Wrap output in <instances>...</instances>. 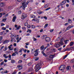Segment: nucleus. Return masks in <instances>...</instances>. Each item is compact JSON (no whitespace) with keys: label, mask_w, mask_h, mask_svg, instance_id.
Masks as SVG:
<instances>
[{"label":"nucleus","mask_w":74,"mask_h":74,"mask_svg":"<svg viewBox=\"0 0 74 74\" xmlns=\"http://www.w3.org/2000/svg\"><path fill=\"white\" fill-rule=\"evenodd\" d=\"M28 1H27V2H26L25 1H24L22 3V5H23L20 7V8H21L22 7H23V10H25V8L27 7V5L29 3V2L28 3Z\"/></svg>","instance_id":"1"},{"label":"nucleus","mask_w":74,"mask_h":74,"mask_svg":"<svg viewBox=\"0 0 74 74\" xmlns=\"http://www.w3.org/2000/svg\"><path fill=\"white\" fill-rule=\"evenodd\" d=\"M42 65V62H40L38 63V64H37L36 66L35 67L36 68L35 71L36 72H37L40 69H41V68L40 66H41Z\"/></svg>","instance_id":"2"},{"label":"nucleus","mask_w":74,"mask_h":74,"mask_svg":"<svg viewBox=\"0 0 74 74\" xmlns=\"http://www.w3.org/2000/svg\"><path fill=\"white\" fill-rule=\"evenodd\" d=\"M65 67H66V66L64 65H62L60 66L59 69L60 70L62 71V70H64L65 69Z\"/></svg>","instance_id":"3"},{"label":"nucleus","mask_w":74,"mask_h":74,"mask_svg":"<svg viewBox=\"0 0 74 74\" xmlns=\"http://www.w3.org/2000/svg\"><path fill=\"white\" fill-rule=\"evenodd\" d=\"M27 14L25 13H23L21 16V19H24L26 17H27Z\"/></svg>","instance_id":"4"},{"label":"nucleus","mask_w":74,"mask_h":74,"mask_svg":"<svg viewBox=\"0 0 74 74\" xmlns=\"http://www.w3.org/2000/svg\"><path fill=\"white\" fill-rule=\"evenodd\" d=\"M45 41L46 42H49L51 41V38L48 37H46L45 38Z\"/></svg>","instance_id":"5"},{"label":"nucleus","mask_w":74,"mask_h":74,"mask_svg":"<svg viewBox=\"0 0 74 74\" xmlns=\"http://www.w3.org/2000/svg\"><path fill=\"white\" fill-rule=\"evenodd\" d=\"M66 3V1H64L60 4V5H61V6H62V5H64V4Z\"/></svg>","instance_id":"6"},{"label":"nucleus","mask_w":74,"mask_h":74,"mask_svg":"<svg viewBox=\"0 0 74 74\" xmlns=\"http://www.w3.org/2000/svg\"><path fill=\"white\" fill-rule=\"evenodd\" d=\"M11 47H12V45H10L8 46V48L9 50V51H13V49H11L12 48Z\"/></svg>","instance_id":"7"},{"label":"nucleus","mask_w":74,"mask_h":74,"mask_svg":"<svg viewBox=\"0 0 74 74\" xmlns=\"http://www.w3.org/2000/svg\"><path fill=\"white\" fill-rule=\"evenodd\" d=\"M16 19V16H15L14 17H13V19H12V21L13 22H15V20Z\"/></svg>","instance_id":"8"},{"label":"nucleus","mask_w":74,"mask_h":74,"mask_svg":"<svg viewBox=\"0 0 74 74\" xmlns=\"http://www.w3.org/2000/svg\"><path fill=\"white\" fill-rule=\"evenodd\" d=\"M4 5V3L3 2L0 3V7H3Z\"/></svg>","instance_id":"9"},{"label":"nucleus","mask_w":74,"mask_h":74,"mask_svg":"<svg viewBox=\"0 0 74 74\" xmlns=\"http://www.w3.org/2000/svg\"><path fill=\"white\" fill-rule=\"evenodd\" d=\"M17 68H18V70H21L22 69V66L19 65L17 66Z\"/></svg>","instance_id":"10"},{"label":"nucleus","mask_w":74,"mask_h":74,"mask_svg":"<svg viewBox=\"0 0 74 74\" xmlns=\"http://www.w3.org/2000/svg\"><path fill=\"white\" fill-rule=\"evenodd\" d=\"M54 47L56 48H59V47H60V45L58 44H56L54 45Z\"/></svg>","instance_id":"11"},{"label":"nucleus","mask_w":74,"mask_h":74,"mask_svg":"<svg viewBox=\"0 0 74 74\" xmlns=\"http://www.w3.org/2000/svg\"><path fill=\"white\" fill-rule=\"evenodd\" d=\"M40 50L41 51H42V50H44V46L42 45L40 47Z\"/></svg>","instance_id":"12"},{"label":"nucleus","mask_w":74,"mask_h":74,"mask_svg":"<svg viewBox=\"0 0 74 74\" xmlns=\"http://www.w3.org/2000/svg\"><path fill=\"white\" fill-rule=\"evenodd\" d=\"M8 41H9V40H5L2 42L3 44H7V43H8Z\"/></svg>","instance_id":"13"},{"label":"nucleus","mask_w":74,"mask_h":74,"mask_svg":"<svg viewBox=\"0 0 74 74\" xmlns=\"http://www.w3.org/2000/svg\"><path fill=\"white\" fill-rule=\"evenodd\" d=\"M28 71H34V70L33 69V68L30 67L28 70Z\"/></svg>","instance_id":"14"},{"label":"nucleus","mask_w":74,"mask_h":74,"mask_svg":"<svg viewBox=\"0 0 74 74\" xmlns=\"http://www.w3.org/2000/svg\"><path fill=\"white\" fill-rule=\"evenodd\" d=\"M37 12L38 13V14H41L42 13L41 11L40 10H38L37 11Z\"/></svg>","instance_id":"15"},{"label":"nucleus","mask_w":74,"mask_h":74,"mask_svg":"<svg viewBox=\"0 0 74 74\" xmlns=\"http://www.w3.org/2000/svg\"><path fill=\"white\" fill-rule=\"evenodd\" d=\"M70 47H71V46H73V45H74V42H71L70 43Z\"/></svg>","instance_id":"16"},{"label":"nucleus","mask_w":74,"mask_h":74,"mask_svg":"<svg viewBox=\"0 0 74 74\" xmlns=\"http://www.w3.org/2000/svg\"><path fill=\"white\" fill-rule=\"evenodd\" d=\"M73 48L72 47H70L69 48H66V49L65 50V51H70V50H71V48Z\"/></svg>","instance_id":"17"},{"label":"nucleus","mask_w":74,"mask_h":74,"mask_svg":"<svg viewBox=\"0 0 74 74\" xmlns=\"http://www.w3.org/2000/svg\"><path fill=\"white\" fill-rule=\"evenodd\" d=\"M58 43L60 44L61 45H64V44L63 43V42L62 41H60V42H59Z\"/></svg>","instance_id":"18"},{"label":"nucleus","mask_w":74,"mask_h":74,"mask_svg":"<svg viewBox=\"0 0 74 74\" xmlns=\"http://www.w3.org/2000/svg\"><path fill=\"white\" fill-rule=\"evenodd\" d=\"M69 41V40H65L64 41V42H65V44H67V42Z\"/></svg>","instance_id":"19"},{"label":"nucleus","mask_w":74,"mask_h":74,"mask_svg":"<svg viewBox=\"0 0 74 74\" xmlns=\"http://www.w3.org/2000/svg\"><path fill=\"white\" fill-rule=\"evenodd\" d=\"M71 25L69 26L67 28H66V30H69L70 29H71Z\"/></svg>","instance_id":"20"},{"label":"nucleus","mask_w":74,"mask_h":74,"mask_svg":"<svg viewBox=\"0 0 74 74\" xmlns=\"http://www.w3.org/2000/svg\"><path fill=\"white\" fill-rule=\"evenodd\" d=\"M44 50H43L42 51V53L43 54V56L45 55V53H44Z\"/></svg>","instance_id":"21"},{"label":"nucleus","mask_w":74,"mask_h":74,"mask_svg":"<svg viewBox=\"0 0 74 74\" xmlns=\"http://www.w3.org/2000/svg\"><path fill=\"white\" fill-rule=\"evenodd\" d=\"M48 6H49L48 3H47V4H46V5H45V6H44V8H47V7H48Z\"/></svg>","instance_id":"22"},{"label":"nucleus","mask_w":74,"mask_h":74,"mask_svg":"<svg viewBox=\"0 0 74 74\" xmlns=\"http://www.w3.org/2000/svg\"><path fill=\"white\" fill-rule=\"evenodd\" d=\"M11 62L12 63H15V61L14 60H12L11 61Z\"/></svg>","instance_id":"23"},{"label":"nucleus","mask_w":74,"mask_h":74,"mask_svg":"<svg viewBox=\"0 0 74 74\" xmlns=\"http://www.w3.org/2000/svg\"><path fill=\"white\" fill-rule=\"evenodd\" d=\"M67 70H69V69H71V67L70 66H68L66 67Z\"/></svg>","instance_id":"24"},{"label":"nucleus","mask_w":74,"mask_h":74,"mask_svg":"<svg viewBox=\"0 0 74 74\" xmlns=\"http://www.w3.org/2000/svg\"><path fill=\"white\" fill-rule=\"evenodd\" d=\"M1 29L2 30H6V28L3 27H2Z\"/></svg>","instance_id":"25"},{"label":"nucleus","mask_w":74,"mask_h":74,"mask_svg":"<svg viewBox=\"0 0 74 74\" xmlns=\"http://www.w3.org/2000/svg\"><path fill=\"white\" fill-rule=\"evenodd\" d=\"M46 60H52V58H46Z\"/></svg>","instance_id":"26"},{"label":"nucleus","mask_w":74,"mask_h":74,"mask_svg":"<svg viewBox=\"0 0 74 74\" xmlns=\"http://www.w3.org/2000/svg\"><path fill=\"white\" fill-rule=\"evenodd\" d=\"M11 36H12L13 37H16V35H15V34H13L11 35Z\"/></svg>","instance_id":"27"},{"label":"nucleus","mask_w":74,"mask_h":74,"mask_svg":"<svg viewBox=\"0 0 74 74\" xmlns=\"http://www.w3.org/2000/svg\"><path fill=\"white\" fill-rule=\"evenodd\" d=\"M6 20H7V18H5V19H3L2 21L3 22H5V21H6Z\"/></svg>","instance_id":"28"},{"label":"nucleus","mask_w":74,"mask_h":74,"mask_svg":"<svg viewBox=\"0 0 74 74\" xmlns=\"http://www.w3.org/2000/svg\"><path fill=\"white\" fill-rule=\"evenodd\" d=\"M16 54L14 53H13L12 54V56H16Z\"/></svg>","instance_id":"29"},{"label":"nucleus","mask_w":74,"mask_h":74,"mask_svg":"<svg viewBox=\"0 0 74 74\" xmlns=\"http://www.w3.org/2000/svg\"><path fill=\"white\" fill-rule=\"evenodd\" d=\"M48 23L46 24L44 26V28H45L46 27H47V26H48Z\"/></svg>","instance_id":"30"},{"label":"nucleus","mask_w":74,"mask_h":74,"mask_svg":"<svg viewBox=\"0 0 74 74\" xmlns=\"http://www.w3.org/2000/svg\"><path fill=\"white\" fill-rule=\"evenodd\" d=\"M31 27L32 28H33V29H34V28L36 27V26H35L34 25H32L31 26Z\"/></svg>","instance_id":"31"},{"label":"nucleus","mask_w":74,"mask_h":74,"mask_svg":"<svg viewBox=\"0 0 74 74\" xmlns=\"http://www.w3.org/2000/svg\"><path fill=\"white\" fill-rule=\"evenodd\" d=\"M20 27H21V26H19L18 27H17L16 28V30H19L20 28Z\"/></svg>","instance_id":"32"},{"label":"nucleus","mask_w":74,"mask_h":74,"mask_svg":"<svg viewBox=\"0 0 74 74\" xmlns=\"http://www.w3.org/2000/svg\"><path fill=\"white\" fill-rule=\"evenodd\" d=\"M30 17L31 18H34L35 17L34 15H32L30 16Z\"/></svg>","instance_id":"33"},{"label":"nucleus","mask_w":74,"mask_h":74,"mask_svg":"<svg viewBox=\"0 0 74 74\" xmlns=\"http://www.w3.org/2000/svg\"><path fill=\"white\" fill-rule=\"evenodd\" d=\"M71 62L73 63H74V58L71 61Z\"/></svg>","instance_id":"34"},{"label":"nucleus","mask_w":74,"mask_h":74,"mask_svg":"<svg viewBox=\"0 0 74 74\" xmlns=\"http://www.w3.org/2000/svg\"><path fill=\"white\" fill-rule=\"evenodd\" d=\"M23 50L24 52H25V53H26V51H27V50L25 49V50H24V49H23Z\"/></svg>","instance_id":"35"},{"label":"nucleus","mask_w":74,"mask_h":74,"mask_svg":"<svg viewBox=\"0 0 74 74\" xmlns=\"http://www.w3.org/2000/svg\"><path fill=\"white\" fill-rule=\"evenodd\" d=\"M38 54V53L36 52L34 54V56H37V55Z\"/></svg>","instance_id":"36"},{"label":"nucleus","mask_w":74,"mask_h":74,"mask_svg":"<svg viewBox=\"0 0 74 74\" xmlns=\"http://www.w3.org/2000/svg\"><path fill=\"white\" fill-rule=\"evenodd\" d=\"M4 61H3L1 63V64H0V66H2L3 64H4Z\"/></svg>","instance_id":"37"},{"label":"nucleus","mask_w":74,"mask_h":74,"mask_svg":"<svg viewBox=\"0 0 74 74\" xmlns=\"http://www.w3.org/2000/svg\"><path fill=\"white\" fill-rule=\"evenodd\" d=\"M64 38H62L61 40L60 41H62L63 42V41H64Z\"/></svg>","instance_id":"38"},{"label":"nucleus","mask_w":74,"mask_h":74,"mask_svg":"<svg viewBox=\"0 0 74 74\" xmlns=\"http://www.w3.org/2000/svg\"><path fill=\"white\" fill-rule=\"evenodd\" d=\"M1 26H4V25H5V24L3 23H1Z\"/></svg>","instance_id":"39"},{"label":"nucleus","mask_w":74,"mask_h":74,"mask_svg":"<svg viewBox=\"0 0 74 74\" xmlns=\"http://www.w3.org/2000/svg\"><path fill=\"white\" fill-rule=\"evenodd\" d=\"M68 56V55H67V54L66 55H65L63 58V59H64L66 58V57H67V56Z\"/></svg>","instance_id":"40"},{"label":"nucleus","mask_w":74,"mask_h":74,"mask_svg":"<svg viewBox=\"0 0 74 74\" xmlns=\"http://www.w3.org/2000/svg\"><path fill=\"white\" fill-rule=\"evenodd\" d=\"M33 39H34V41H37V39L34 38V37H33Z\"/></svg>","instance_id":"41"},{"label":"nucleus","mask_w":74,"mask_h":74,"mask_svg":"<svg viewBox=\"0 0 74 74\" xmlns=\"http://www.w3.org/2000/svg\"><path fill=\"white\" fill-rule=\"evenodd\" d=\"M38 50H39V49H37L36 50V51H34V52H36L37 53V52H38Z\"/></svg>","instance_id":"42"},{"label":"nucleus","mask_w":74,"mask_h":74,"mask_svg":"<svg viewBox=\"0 0 74 74\" xmlns=\"http://www.w3.org/2000/svg\"><path fill=\"white\" fill-rule=\"evenodd\" d=\"M3 40V37L2 36H0V41H1Z\"/></svg>","instance_id":"43"},{"label":"nucleus","mask_w":74,"mask_h":74,"mask_svg":"<svg viewBox=\"0 0 74 74\" xmlns=\"http://www.w3.org/2000/svg\"><path fill=\"white\" fill-rule=\"evenodd\" d=\"M22 61L21 60H20L19 61L18 63H22Z\"/></svg>","instance_id":"44"},{"label":"nucleus","mask_w":74,"mask_h":74,"mask_svg":"<svg viewBox=\"0 0 74 74\" xmlns=\"http://www.w3.org/2000/svg\"><path fill=\"white\" fill-rule=\"evenodd\" d=\"M5 50L4 51H6L7 49H8V48L6 47H5Z\"/></svg>","instance_id":"45"},{"label":"nucleus","mask_w":74,"mask_h":74,"mask_svg":"<svg viewBox=\"0 0 74 74\" xmlns=\"http://www.w3.org/2000/svg\"><path fill=\"white\" fill-rule=\"evenodd\" d=\"M38 59H39L38 58H37L35 59V61H37V60H38Z\"/></svg>","instance_id":"46"},{"label":"nucleus","mask_w":74,"mask_h":74,"mask_svg":"<svg viewBox=\"0 0 74 74\" xmlns=\"http://www.w3.org/2000/svg\"><path fill=\"white\" fill-rule=\"evenodd\" d=\"M28 24V23H27L26 22L25 23V24H24V25L25 26H27V25Z\"/></svg>","instance_id":"47"},{"label":"nucleus","mask_w":74,"mask_h":74,"mask_svg":"<svg viewBox=\"0 0 74 74\" xmlns=\"http://www.w3.org/2000/svg\"><path fill=\"white\" fill-rule=\"evenodd\" d=\"M5 17H7V16H8V14H5Z\"/></svg>","instance_id":"48"},{"label":"nucleus","mask_w":74,"mask_h":74,"mask_svg":"<svg viewBox=\"0 0 74 74\" xmlns=\"http://www.w3.org/2000/svg\"><path fill=\"white\" fill-rule=\"evenodd\" d=\"M68 22H69V23H71V19H69L68 20Z\"/></svg>","instance_id":"49"},{"label":"nucleus","mask_w":74,"mask_h":74,"mask_svg":"<svg viewBox=\"0 0 74 74\" xmlns=\"http://www.w3.org/2000/svg\"><path fill=\"white\" fill-rule=\"evenodd\" d=\"M8 72L7 71V70H6L4 71V73H8Z\"/></svg>","instance_id":"50"},{"label":"nucleus","mask_w":74,"mask_h":74,"mask_svg":"<svg viewBox=\"0 0 74 74\" xmlns=\"http://www.w3.org/2000/svg\"><path fill=\"white\" fill-rule=\"evenodd\" d=\"M50 7L47 8L46 9L45 11H47V10H49V9H50Z\"/></svg>","instance_id":"51"},{"label":"nucleus","mask_w":74,"mask_h":74,"mask_svg":"<svg viewBox=\"0 0 74 74\" xmlns=\"http://www.w3.org/2000/svg\"><path fill=\"white\" fill-rule=\"evenodd\" d=\"M26 54H24V55H23V56L24 58H26Z\"/></svg>","instance_id":"52"},{"label":"nucleus","mask_w":74,"mask_h":74,"mask_svg":"<svg viewBox=\"0 0 74 74\" xmlns=\"http://www.w3.org/2000/svg\"><path fill=\"white\" fill-rule=\"evenodd\" d=\"M32 64V63H28V66H31V65Z\"/></svg>","instance_id":"53"},{"label":"nucleus","mask_w":74,"mask_h":74,"mask_svg":"<svg viewBox=\"0 0 74 74\" xmlns=\"http://www.w3.org/2000/svg\"><path fill=\"white\" fill-rule=\"evenodd\" d=\"M33 49H32V51H31V52H32V53L33 54L34 53V51H33Z\"/></svg>","instance_id":"54"},{"label":"nucleus","mask_w":74,"mask_h":74,"mask_svg":"<svg viewBox=\"0 0 74 74\" xmlns=\"http://www.w3.org/2000/svg\"><path fill=\"white\" fill-rule=\"evenodd\" d=\"M46 20H47V17L46 16H45L43 17Z\"/></svg>","instance_id":"55"},{"label":"nucleus","mask_w":74,"mask_h":74,"mask_svg":"<svg viewBox=\"0 0 74 74\" xmlns=\"http://www.w3.org/2000/svg\"><path fill=\"white\" fill-rule=\"evenodd\" d=\"M54 30L53 29H50V31L51 32H53V31Z\"/></svg>","instance_id":"56"},{"label":"nucleus","mask_w":74,"mask_h":74,"mask_svg":"<svg viewBox=\"0 0 74 74\" xmlns=\"http://www.w3.org/2000/svg\"><path fill=\"white\" fill-rule=\"evenodd\" d=\"M21 13H22V12H21V10H20L18 11V14H21Z\"/></svg>","instance_id":"57"},{"label":"nucleus","mask_w":74,"mask_h":74,"mask_svg":"<svg viewBox=\"0 0 74 74\" xmlns=\"http://www.w3.org/2000/svg\"><path fill=\"white\" fill-rule=\"evenodd\" d=\"M27 27H28V28H30V25H28Z\"/></svg>","instance_id":"58"},{"label":"nucleus","mask_w":74,"mask_h":74,"mask_svg":"<svg viewBox=\"0 0 74 74\" xmlns=\"http://www.w3.org/2000/svg\"><path fill=\"white\" fill-rule=\"evenodd\" d=\"M0 35H1V36H2L3 34V32H1L0 34Z\"/></svg>","instance_id":"59"},{"label":"nucleus","mask_w":74,"mask_h":74,"mask_svg":"<svg viewBox=\"0 0 74 74\" xmlns=\"http://www.w3.org/2000/svg\"><path fill=\"white\" fill-rule=\"evenodd\" d=\"M6 28H7V29H8V27H9V25H7L6 27Z\"/></svg>","instance_id":"60"},{"label":"nucleus","mask_w":74,"mask_h":74,"mask_svg":"<svg viewBox=\"0 0 74 74\" xmlns=\"http://www.w3.org/2000/svg\"><path fill=\"white\" fill-rule=\"evenodd\" d=\"M49 58H51V59L53 58L52 57V56H51V55L49 56Z\"/></svg>","instance_id":"61"},{"label":"nucleus","mask_w":74,"mask_h":74,"mask_svg":"<svg viewBox=\"0 0 74 74\" xmlns=\"http://www.w3.org/2000/svg\"><path fill=\"white\" fill-rule=\"evenodd\" d=\"M37 21V20H36V19H33L32 20V21Z\"/></svg>","instance_id":"62"},{"label":"nucleus","mask_w":74,"mask_h":74,"mask_svg":"<svg viewBox=\"0 0 74 74\" xmlns=\"http://www.w3.org/2000/svg\"><path fill=\"white\" fill-rule=\"evenodd\" d=\"M8 58V56H6L5 57V59H7Z\"/></svg>","instance_id":"63"},{"label":"nucleus","mask_w":74,"mask_h":74,"mask_svg":"<svg viewBox=\"0 0 74 74\" xmlns=\"http://www.w3.org/2000/svg\"><path fill=\"white\" fill-rule=\"evenodd\" d=\"M16 73L15 72H14L12 73V74H16Z\"/></svg>","instance_id":"64"}]
</instances>
